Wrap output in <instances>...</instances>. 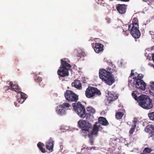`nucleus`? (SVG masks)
Returning a JSON list of instances; mask_svg holds the SVG:
<instances>
[{"label": "nucleus", "mask_w": 154, "mask_h": 154, "mask_svg": "<svg viewBox=\"0 0 154 154\" xmlns=\"http://www.w3.org/2000/svg\"><path fill=\"white\" fill-rule=\"evenodd\" d=\"M112 68L108 67L107 70L105 69L100 70L99 72L100 78L103 82L109 85H112L115 82V79L112 73L117 71L115 66L111 64Z\"/></svg>", "instance_id": "f257e3e1"}, {"label": "nucleus", "mask_w": 154, "mask_h": 154, "mask_svg": "<svg viewBox=\"0 0 154 154\" xmlns=\"http://www.w3.org/2000/svg\"><path fill=\"white\" fill-rule=\"evenodd\" d=\"M139 106L146 109H149L152 107V100L149 96L145 95H142L139 97Z\"/></svg>", "instance_id": "f03ea898"}, {"label": "nucleus", "mask_w": 154, "mask_h": 154, "mask_svg": "<svg viewBox=\"0 0 154 154\" xmlns=\"http://www.w3.org/2000/svg\"><path fill=\"white\" fill-rule=\"evenodd\" d=\"M138 20L137 18H134L132 20V23L128 25V29L131 27L130 33L134 38H139L140 36V33L139 30Z\"/></svg>", "instance_id": "7ed1b4c3"}, {"label": "nucleus", "mask_w": 154, "mask_h": 154, "mask_svg": "<svg viewBox=\"0 0 154 154\" xmlns=\"http://www.w3.org/2000/svg\"><path fill=\"white\" fill-rule=\"evenodd\" d=\"M85 95L88 98H95L101 94L100 91L97 88L89 86L85 91Z\"/></svg>", "instance_id": "20e7f679"}, {"label": "nucleus", "mask_w": 154, "mask_h": 154, "mask_svg": "<svg viewBox=\"0 0 154 154\" xmlns=\"http://www.w3.org/2000/svg\"><path fill=\"white\" fill-rule=\"evenodd\" d=\"M72 106L75 111L80 117L84 118L86 116L85 107L81 103L79 102L73 103Z\"/></svg>", "instance_id": "39448f33"}, {"label": "nucleus", "mask_w": 154, "mask_h": 154, "mask_svg": "<svg viewBox=\"0 0 154 154\" xmlns=\"http://www.w3.org/2000/svg\"><path fill=\"white\" fill-rule=\"evenodd\" d=\"M78 127L81 129L82 133L87 134L91 129V125L85 120H80L78 122Z\"/></svg>", "instance_id": "423d86ee"}, {"label": "nucleus", "mask_w": 154, "mask_h": 154, "mask_svg": "<svg viewBox=\"0 0 154 154\" xmlns=\"http://www.w3.org/2000/svg\"><path fill=\"white\" fill-rule=\"evenodd\" d=\"M64 96L68 102H76L79 99L78 96L71 90H66L64 93Z\"/></svg>", "instance_id": "0eeeda50"}, {"label": "nucleus", "mask_w": 154, "mask_h": 154, "mask_svg": "<svg viewBox=\"0 0 154 154\" xmlns=\"http://www.w3.org/2000/svg\"><path fill=\"white\" fill-rule=\"evenodd\" d=\"M133 79H134L133 84L136 88L143 91L145 90L146 84L143 80L137 78H133Z\"/></svg>", "instance_id": "6e6552de"}, {"label": "nucleus", "mask_w": 154, "mask_h": 154, "mask_svg": "<svg viewBox=\"0 0 154 154\" xmlns=\"http://www.w3.org/2000/svg\"><path fill=\"white\" fill-rule=\"evenodd\" d=\"M69 106L70 105L69 103H63L62 104L57 106L56 112L59 115H62L65 114L66 112V108H68Z\"/></svg>", "instance_id": "1a4fd4ad"}, {"label": "nucleus", "mask_w": 154, "mask_h": 154, "mask_svg": "<svg viewBox=\"0 0 154 154\" xmlns=\"http://www.w3.org/2000/svg\"><path fill=\"white\" fill-rule=\"evenodd\" d=\"M57 73L59 76V78L64 77L68 76L69 75V70L67 69H64L60 67L57 71Z\"/></svg>", "instance_id": "9d476101"}, {"label": "nucleus", "mask_w": 154, "mask_h": 154, "mask_svg": "<svg viewBox=\"0 0 154 154\" xmlns=\"http://www.w3.org/2000/svg\"><path fill=\"white\" fill-rule=\"evenodd\" d=\"M109 102L116 100L118 98V94L114 92L108 91L106 96Z\"/></svg>", "instance_id": "9b49d317"}, {"label": "nucleus", "mask_w": 154, "mask_h": 154, "mask_svg": "<svg viewBox=\"0 0 154 154\" xmlns=\"http://www.w3.org/2000/svg\"><path fill=\"white\" fill-rule=\"evenodd\" d=\"M46 148L51 152L53 151L54 141L51 137H50L49 140L45 143Z\"/></svg>", "instance_id": "f8f14e48"}, {"label": "nucleus", "mask_w": 154, "mask_h": 154, "mask_svg": "<svg viewBox=\"0 0 154 154\" xmlns=\"http://www.w3.org/2000/svg\"><path fill=\"white\" fill-rule=\"evenodd\" d=\"M126 6L127 5L124 4H119L116 6V9L119 13L123 14L125 13L126 12Z\"/></svg>", "instance_id": "ddd939ff"}, {"label": "nucleus", "mask_w": 154, "mask_h": 154, "mask_svg": "<svg viewBox=\"0 0 154 154\" xmlns=\"http://www.w3.org/2000/svg\"><path fill=\"white\" fill-rule=\"evenodd\" d=\"M60 61L61 64L60 67L64 69H67L69 71L70 69L71 65L67 62L66 59H61Z\"/></svg>", "instance_id": "4468645a"}, {"label": "nucleus", "mask_w": 154, "mask_h": 154, "mask_svg": "<svg viewBox=\"0 0 154 154\" xmlns=\"http://www.w3.org/2000/svg\"><path fill=\"white\" fill-rule=\"evenodd\" d=\"M99 127L96 124H94L93 128L91 129H90L89 133H87L88 136L90 137V135H92L94 134H97L99 131Z\"/></svg>", "instance_id": "2eb2a0df"}, {"label": "nucleus", "mask_w": 154, "mask_h": 154, "mask_svg": "<svg viewBox=\"0 0 154 154\" xmlns=\"http://www.w3.org/2000/svg\"><path fill=\"white\" fill-rule=\"evenodd\" d=\"M103 45L100 43H95V46L94 49L96 53H99L103 51Z\"/></svg>", "instance_id": "dca6fc26"}, {"label": "nucleus", "mask_w": 154, "mask_h": 154, "mask_svg": "<svg viewBox=\"0 0 154 154\" xmlns=\"http://www.w3.org/2000/svg\"><path fill=\"white\" fill-rule=\"evenodd\" d=\"M9 85L10 89L15 91L17 92L20 91V89L19 88V86L16 84H14L12 81L10 82Z\"/></svg>", "instance_id": "f3484780"}, {"label": "nucleus", "mask_w": 154, "mask_h": 154, "mask_svg": "<svg viewBox=\"0 0 154 154\" xmlns=\"http://www.w3.org/2000/svg\"><path fill=\"white\" fill-rule=\"evenodd\" d=\"M144 131L145 132L149 134L154 133V127L152 125H149L145 128Z\"/></svg>", "instance_id": "a211bd4d"}, {"label": "nucleus", "mask_w": 154, "mask_h": 154, "mask_svg": "<svg viewBox=\"0 0 154 154\" xmlns=\"http://www.w3.org/2000/svg\"><path fill=\"white\" fill-rule=\"evenodd\" d=\"M98 121L99 123L103 125L106 126L109 125V123L106 119L103 117H100L98 119Z\"/></svg>", "instance_id": "6ab92c4d"}, {"label": "nucleus", "mask_w": 154, "mask_h": 154, "mask_svg": "<svg viewBox=\"0 0 154 154\" xmlns=\"http://www.w3.org/2000/svg\"><path fill=\"white\" fill-rule=\"evenodd\" d=\"M72 87L79 89H81L82 88V85L79 80L75 81L74 82L72 83Z\"/></svg>", "instance_id": "aec40b11"}, {"label": "nucleus", "mask_w": 154, "mask_h": 154, "mask_svg": "<svg viewBox=\"0 0 154 154\" xmlns=\"http://www.w3.org/2000/svg\"><path fill=\"white\" fill-rule=\"evenodd\" d=\"M128 26H127L126 25H123L122 27L123 29L122 33L125 35L127 36L128 35L129 33L128 30H130L131 29L130 28L129 29L128 28Z\"/></svg>", "instance_id": "412c9836"}, {"label": "nucleus", "mask_w": 154, "mask_h": 154, "mask_svg": "<svg viewBox=\"0 0 154 154\" xmlns=\"http://www.w3.org/2000/svg\"><path fill=\"white\" fill-rule=\"evenodd\" d=\"M37 146L40 150L42 153H45L46 152L45 149L43 147L45 146L44 144L41 142H39L37 144Z\"/></svg>", "instance_id": "4be33fe9"}, {"label": "nucleus", "mask_w": 154, "mask_h": 154, "mask_svg": "<svg viewBox=\"0 0 154 154\" xmlns=\"http://www.w3.org/2000/svg\"><path fill=\"white\" fill-rule=\"evenodd\" d=\"M124 115V113L122 112H117L115 114L116 118L117 119H121Z\"/></svg>", "instance_id": "5701e85b"}, {"label": "nucleus", "mask_w": 154, "mask_h": 154, "mask_svg": "<svg viewBox=\"0 0 154 154\" xmlns=\"http://www.w3.org/2000/svg\"><path fill=\"white\" fill-rule=\"evenodd\" d=\"M34 80L35 82L39 83L42 81V78L40 76L35 75L34 77Z\"/></svg>", "instance_id": "b1692460"}, {"label": "nucleus", "mask_w": 154, "mask_h": 154, "mask_svg": "<svg viewBox=\"0 0 154 154\" xmlns=\"http://www.w3.org/2000/svg\"><path fill=\"white\" fill-rule=\"evenodd\" d=\"M148 116L150 120L154 121V112H151L148 113Z\"/></svg>", "instance_id": "393cba45"}, {"label": "nucleus", "mask_w": 154, "mask_h": 154, "mask_svg": "<svg viewBox=\"0 0 154 154\" xmlns=\"http://www.w3.org/2000/svg\"><path fill=\"white\" fill-rule=\"evenodd\" d=\"M132 95L134 99L137 100V102H139V97H138L136 94L134 93V91H133L132 93Z\"/></svg>", "instance_id": "a878e982"}, {"label": "nucleus", "mask_w": 154, "mask_h": 154, "mask_svg": "<svg viewBox=\"0 0 154 154\" xmlns=\"http://www.w3.org/2000/svg\"><path fill=\"white\" fill-rule=\"evenodd\" d=\"M132 127L130 129V130L129 131V133L130 134H133V132H134V130L136 127L135 126V125H132Z\"/></svg>", "instance_id": "bb28decb"}, {"label": "nucleus", "mask_w": 154, "mask_h": 154, "mask_svg": "<svg viewBox=\"0 0 154 154\" xmlns=\"http://www.w3.org/2000/svg\"><path fill=\"white\" fill-rule=\"evenodd\" d=\"M17 101L19 103H23L25 100L24 99L20 97L17 96Z\"/></svg>", "instance_id": "cd10ccee"}, {"label": "nucleus", "mask_w": 154, "mask_h": 154, "mask_svg": "<svg viewBox=\"0 0 154 154\" xmlns=\"http://www.w3.org/2000/svg\"><path fill=\"white\" fill-rule=\"evenodd\" d=\"M152 149H151L149 148H146L144 149L143 152H144L150 153Z\"/></svg>", "instance_id": "c85d7f7f"}, {"label": "nucleus", "mask_w": 154, "mask_h": 154, "mask_svg": "<svg viewBox=\"0 0 154 154\" xmlns=\"http://www.w3.org/2000/svg\"><path fill=\"white\" fill-rule=\"evenodd\" d=\"M20 97L25 100L26 98V95L25 93L20 92Z\"/></svg>", "instance_id": "c756f323"}, {"label": "nucleus", "mask_w": 154, "mask_h": 154, "mask_svg": "<svg viewBox=\"0 0 154 154\" xmlns=\"http://www.w3.org/2000/svg\"><path fill=\"white\" fill-rule=\"evenodd\" d=\"M150 88L151 90L154 91V82H150Z\"/></svg>", "instance_id": "7c9ffc66"}, {"label": "nucleus", "mask_w": 154, "mask_h": 154, "mask_svg": "<svg viewBox=\"0 0 154 154\" xmlns=\"http://www.w3.org/2000/svg\"><path fill=\"white\" fill-rule=\"evenodd\" d=\"M92 135H90V137L89 136H88V137L90 138V139H89L90 142L91 143V144L92 145L94 143V140L93 137H92Z\"/></svg>", "instance_id": "2f4dec72"}, {"label": "nucleus", "mask_w": 154, "mask_h": 154, "mask_svg": "<svg viewBox=\"0 0 154 154\" xmlns=\"http://www.w3.org/2000/svg\"><path fill=\"white\" fill-rule=\"evenodd\" d=\"M143 77V75L142 74H137V77H133V78H137L140 79H142Z\"/></svg>", "instance_id": "473e14b6"}, {"label": "nucleus", "mask_w": 154, "mask_h": 154, "mask_svg": "<svg viewBox=\"0 0 154 154\" xmlns=\"http://www.w3.org/2000/svg\"><path fill=\"white\" fill-rule=\"evenodd\" d=\"M138 121V119L136 118H134V120L133 121V123L134 124V125H135V127H136V125Z\"/></svg>", "instance_id": "72a5a7b5"}, {"label": "nucleus", "mask_w": 154, "mask_h": 154, "mask_svg": "<svg viewBox=\"0 0 154 154\" xmlns=\"http://www.w3.org/2000/svg\"><path fill=\"white\" fill-rule=\"evenodd\" d=\"M133 71H133V70H132L131 71V76H130L129 77V78H128V79H129L128 82H129V83H130V78H131L132 76L134 75V73L133 72Z\"/></svg>", "instance_id": "f704fd0d"}, {"label": "nucleus", "mask_w": 154, "mask_h": 154, "mask_svg": "<svg viewBox=\"0 0 154 154\" xmlns=\"http://www.w3.org/2000/svg\"><path fill=\"white\" fill-rule=\"evenodd\" d=\"M85 54L84 53H83V52L80 53V54H78V55H77L78 57L79 56L80 57H82V56H83V57H85Z\"/></svg>", "instance_id": "c9c22d12"}, {"label": "nucleus", "mask_w": 154, "mask_h": 154, "mask_svg": "<svg viewBox=\"0 0 154 154\" xmlns=\"http://www.w3.org/2000/svg\"><path fill=\"white\" fill-rule=\"evenodd\" d=\"M39 85L41 87H44L45 86V83L43 82H40L39 83Z\"/></svg>", "instance_id": "e433bc0d"}, {"label": "nucleus", "mask_w": 154, "mask_h": 154, "mask_svg": "<svg viewBox=\"0 0 154 154\" xmlns=\"http://www.w3.org/2000/svg\"><path fill=\"white\" fill-rule=\"evenodd\" d=\"M87 109L88 111H90V112H93V110L94 109L91 107H88L87 108Z\"/></svg>", "instance_id": "4c0bfd02"}, {"label": "nucleus", "mask_w": 154, "mask_h": 154, "mask_svg": "<svg viewBox=\"0 0 154 154\" xmlns=\"http://www.w3.org/2000/svg\"><path fill=\"white\" fill-rule=\"evenodd\" d=\"M10 88V87H9V86H5L4 87V89H5V91H6L8 90V89H9Z\"/></svg>", "instance_id": "58836bf2"}, {"label": "nucleus", "mask_w": 154, "mask_h": 154, "mask_svg": "<svg viewBox=\"0 0 154 154\" xmlns=\"http://www.w3.org/2000/svg\"><path fill=\"white\" fill-rule=\"evenodd\" d=\"M90 150L93 149L94 150L98 149V148L95 146H92L90 148Z\"/></svg>", "instance_id": "ea45409f"}, {"label": "nucleus", "mask_w": 154, "mask_h": 154, "mask_svg": "<svg viewBox=\"0 0 154 154\" xmlns=\"http://www.w3.org/2000/svg\"><path fill=\"white\" fill-rule=\"evenodd\" d=\"M151 91V90L149 91V93L150 95L154 97V91Z\"/></svg>", "instance_id": "a19ab883"}, {"label": "nucleus", "mask_w": 154, "mask_h": 154, "mask_svg": "<svg viewBox=\"0 0 154 154\" xmlns=\"http://www.w3.org/2000/svg\"><path fill=\"white\" fill-rule=\"evenodd\" d=\"M106 20L107 23H109L110 22L111 20L110 18H106Z\"/></svg>", "instance_id": "79ce46f5"}, {"label": "nucleus", "mask_w": 154, "mask_h": 154, "mask_svg": "<svg viewBox=\"0 0 154 154\" xmlns=\"http://www.w3.org/2000/svg\"><path fill=\"white\" fill-rule=\"evenodd\" d=\"M90 148H91V147H86V148H85V149L87 150H90Z\"/></svg>", "instance_id": "37998d69"}, {"label": "nucleus", "mask_w": 154, "mask_h": 154, "mask_svg": "<svg viewBox=\"0 0 154 154\" xmlns=\"http://www.w3.org/2000/svg\"><path fill=\"white\" fill-rule=\"evenodd\" d=\"M14 103L16 106H17V103L16 102H14Z\"/></svg>", "instance_id": "c03bdc74"}, {"label": "nucleus", "mask_w": 154, "mask_h": 154, "mask_svg": "<svg viewBox=\"0 0 154 154\" xmlns=\"http://www.w3.org/2000/svg\"><path fill=\"white\" fill-rule=\"evenodd\" d=\"M154 56V53L152 54V58H153V57Z\"/></svg>", "instance_id": "a18cd8bd"}, {"label": "nucleus", "mask_w": 154, "mask_h": 154, "mask_svg": "<svg viewBox=\"0 0 154 154\" xmlns=\"http://www.w3.org/2000/svg\"><path fill=\"white\" fill-rule=\"evenodd\" d=\"M152 59L154 61V56L153 57V58H152Z\"/></svg>", "instance_id": "49530a36"}, {"label": "nucleus", "mask_w": 154, "mask_h": 154, "mask_svg": "<svg viewBox=\"0 0 154 154\" xmlns=\"http://www.w3.org/2000/svg\"><path fill=\"white\" fill-rule=\"evenodd\" d=\"M151 32H150V34L152 35V34L151 33Z\"/></svg>", "instance_id": "de8ad7c7"}]
</instances>
